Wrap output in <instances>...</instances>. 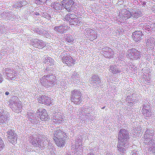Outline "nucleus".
I'll use <instances>...</instances> for the list:
<instances>
[{
	"instance_id": "obj_1",
	"label": "nucleus",
	"mask_w": 155,
	"mask_h": 155,
	"mask_svg": "<svg viewBox=\"0 0 155 155\" xmlns=\"http://www.w3.org/2000/svg\"><path fill=\"white\" fill-rule=\"evenodd\" d=\"M128 137V134L124 129H121L118 135V145L117 147L118 150L124 153L125 151V148H122V147H124L126 142H127V139Z\"/></svg>"
},
{
	"instance_id": "obj_2",
	"label": "nucleus",
	"mask_w": 155,
	"mask_h": 155,
	"mask_svg": "<svg viewBox=\"0 0 155 155\" xmlns=\"http://www.w3.org/2000/svg\"><path fill=\"white\" fill-rule=\"evenodd\" d=\"M67 137V135L64 132L58 130L55 131L53 139L56 144L61 147L64 145Z\"/></svg>"
},
{
	"instance_id": "obj_3",
	"label": "nucleus",
	"mask_w": 155,
	"mask_h": 155,
	"mask_svg": "<svg viewBox=\"0 0 155 155\" xmlns=\"http://www.w3.org/2000/svg\"><path fill=\"white\" fill-rule=\"evenodd\" d=\"M134 10L132 8L130 9L128 11L127 9H123L121 12V14L125 19H127L131 17H135L137 15H134L133 13H135Z\"/></svg>"
},
{
	"instance_id": "obj_4",
	"label": "nucleus",
	"mask_w": 155,
	"mask_h": 155,
	"mask_svg": "<svg viewBox=\"0 0 155 155\" xmlns=\"http://www.w3.org/2000/svg\"><path fill=\"white\" fill-rule=\"evenodd\" d=\"M62 60L63 62L67 65H72L74 64L75 61L74 58H72L70 55H65L64 54V55L62 58Z\"/></svg>"
},
{
	"instance_id": "obj_5",
	"label": "nucleus",
	"mask_w": 155,
	"mask_h": 155,
	"mask_svg": "<svg viewBox=\"0 0 155 155\" xmlns=\"http://www.w3.org/2000/svg\"><path fill=\"white\" fill-rule=\"evenodd\" d=\"M61 3L68 12H70L71 8L73 5L74 2L72 0H63L62 1Z\"/></svg>"
},
{
	"instance_id": "obj_6",
	"label": "nucleus",
	"mask_w": 155,
	"mask_h": 155,
	"mask_svg": "<svg viewBox=\"0 0 155 155\" xmlns=\"http://www.w3.org/2000/svg\"><path fill=\"white\" fill-rule=\"evenodd\" d=\"M143 35L141 31H136L133 33L134 40L136 42H139L142 39Z\"/></svg>"
},
{
	"instance_id": "obj_7",
	"label": "nucleus",
	"mask_w": 155,
	"mask_h": 155,
	"mask_svg": "<svg viewBox=\"0 0 155 155\" xmlns=\"http://www.w3.org/2000/svg\"><path fill=\"white\" fill-rule=\"evenodd\" d=\"M76 17L77 16L75 14H68L66 15L65 19L67 21H70L71 25H74L75 21H74L73 20L76 18Z\"/></svg>"
},
{
	"instance_id": "obj_8",
	"label": "nucleus",
	"mask_w": 155,
	"mask_h": 155,
	"mask_svg": "<svg viewBox=\"0 0 155 155\" xmlns=\"http://www.w3.org/2000/svg\"><path fill=\"white\" fill-rule=\"evenodd\" d=\"M7 134L9 135L8 138L10 139L9 140L12 143H14L15 141H16L17 140V137L15 134L12 132V130L7 132Z\"/></svg>"
},
{
	"instance_id": "obj_9",
	"label": "nucleus",
	"mask_w": 155,
	"mask_h": 155,
	"mask_svg": "<svg viewBox=\"0 0 155 155\" xmlns=\"http://www.w3.org/2000/svg\"><path fill=\"white\" fill-rule=\"evenodd\" d=\"M39 115L40 118L42 120H46L49 118L47 111L45 109H44L42 111Z\"/></svg>"
},
{
	"instance_id": "obj_10",
	"label": "nucleus",
	"mask_w": 155,
	"mask_h": 155,
	"mask_svg": "<svg viewBox=\"0 0 155 155\" xmlns=\"http://www.w3.org/2000/svg\"><path fill=\"white\" fill-rule=\"evenodd\" d=\"M128 51L129 53L131 54L132 55L138 57L140 55L139 52L138 51L135 49L132 48L129 50Z\"/></svg>"
},
{
	"instance_id": "obj_11",
	"label": "nucleus",
	"mask_w": 155,
	"mask_h": 155,
	"mask_svg": "<svg viewBox=\"0 0 155 155\" xmlns=\"http://www.w3.org/2000/svg\"><path fill=\"white\" fill-rule=\"evenodd\" d=\"M54 30L55 31L61 33H63L65 31L64 28L63 26H55L54 27Z\"/></svg>"
},
{
	"instance_id": "obj_12",
	"label": "nucleus",
	"mask_w": 155,
	"mask_h": 155,
	"mask_svg": "<svg viewBox=\"0 0 155 155\" xmlns=\"http://www.w3.org/2000/svg\"><path fill=\"white\" fill-rule=\"evenodd\" d=\"M48 97L45 96H42L38 98V102L40 103L44 104L45 103Z\"/></svg>"
},
{
	"instance_id": "obj_13",
	"label": "nucleus",
	"mask_w": 155,
	"mask_h": 155,
	"mask_svg": "<svg viewBox=\"0 0 155 155\" xmlns=\"http://www.w3.org/2000/svg\"><path fill=\"white\" fill-rule=\"evenodd\" d=\"M66 41L68 43L73 42L74 41L73 37L71 35L67 36L66 38Z\"/></svg>"
},
{
	"instance_id": "obj_14",
	"label": "nucleus",
	"mask_w": 155,
	"mask_h": 155,
	"mask_svg": "<svg viewBox=\"0 0 155 155\" xmlns=\"http://www.w3.org/2000/svg\"><path fill=\"white\" fill-rule=\"evenodd\" d=\"M51 104V100L49 97H48L45 103L44 104L48 106H50Z\"/></svg>"
},
{
	"instance_id": "obj_15",
	"label": "nucleus",
	"mask_w": 155,
	"mask_h": 155,
	"mask_svg": "<svg viewBox=\"0 0 155 155\" xmlns=\"http://www.w3.org/2000/svg\"><path fill=\"white\" fill-rule=\"evenodd\" d=\"M47 0H37L36 3L38 5H42L46 2Z\"/></svg>"
},
{
	"instance_id": "obj_16",
	"label": "nucleus",
	"mask_w": 155,
	"mask_h": 155,
	"mask_svg": "<svg viewBox=\"0 0 155 155\" xmlns=\"http://www.w3.org/2000/svg\"><path fill=\"white\" fill-rule=\"evenodd\" d=\"M61 7V4L59 3H57L55 4L54 8L56 10H58L60 9Z\"/></svg>"
},
{
	"instance_id": "obj_17",
	"label": "nucleus",
	"mask_w": 155,
	"mask_h": 155,
	"mask_svg": "<svg viewBox=\"0 0 155 155\" xmlns=\"http://www.w3.org/2000/svg\"><path fill=\"white\" fill-rule=\"evenodd\" d=\"M26 3H27V2H26L23 1H21L19 2V3H18V4L19 5L18 6V7L20 8L23 6L24 3L25 4Z\"/></svg>"
},
{
	"instance_id": "obj_18",
	"label": "nucleus",
	"mask_w": 155,
	"mask_h": 155,
	"mask_svg": "<svg viewBox=\"0 0 155 155\" xmlns=\"http://www.w3.org/2000/svg\"><path fill=\"white\" fill-rule=\"evenodd\" d=\"M78 91L76 90H74L71 92L72 95L74 97L76 96V95L77 94Z\"/></svg>"
},
{
	"instance_id": "obj_19",
	"label": "nucleus",
	"mask_w": 155,
	"mask_h": 155,
	"mask_svg": "<svg viewBox=\"0 0 155 155\" xmlns=\"http://www.w3.org/2000/svg\"><path fill=\"white\" fill-rule=\"evenodd\" d=\"M134 11L135 12V13H134L133 14L134 15H137V16L135 17H133V18H136V17H139V13L138 12L136 11L135 10H134Z\"/></svg>"
},
{
	"instance_id": "obj_20",
	"label": "nucleus",
	"mask_w": 155,
	"mask_h": 155,
	"mask_svg": "<svg viewBox=\"0 0 155 155\" xmlns=\"http://www.w3.org/2000/svg\"><path fill=\"white\" fill-rule=\"evenodd\" d=\"M92 78L93 79L96 78L97 79L99 80V77H98V76L97 75H93V77H92Z\"/></svg>"
},
{
	"instance_id": "obj_21",
	"label": "nucleus",
	"mask_w": 155,
	"mask_h": 155,
	"mask_svg": "<svg viewBox=\"0 0 155 155\" xmlns=\"http://www.w3.org/2000/svg\"><path fill=\"white\" fill-rule=\"evenodd\" d=\"M3 144V140L0 139V147Z\"/></svg>"
},
{
	"instance_id": "obj_22",
	"label": "nucleus",
	"mask_w": 155,
	"mask_h": 155,
	"mask_svg": "<svg viewBox=\"0 0 155 155\" xmlns=\"http://www.w3.org/2000/svg\"><path fill=\"white\" fill-rule=\"evenodd\" d=\"M2 75L0 74V84L2 82Z\"/></svg>"
},
{
	"instance_id": "obj_23",
	"label": "nucleus",
	"mask_w": 155,
	"mask_h": 155,
	"mask_svg": "<svg viewBox=\"0 0 155 155\" xmlns=\"http://www.w3.org/2000/svg\"><path fill=\"white\" fill-rule=\"evenodd\" d=\"M35 14L36 15H40L39 13H38V12H36V13H35Z\"/></svg>"
},
{
	"instance_id": "obj_24",
	"label": "nucleus",
	"mask_w": 155,
	"mask_h": 155,
	"mask_svg": "<svg viewBox=\"0 0 155 155\" xmlns=\"http://www.w3.org/2000/svg\"><path fill=\"white\" fill-rule=\"evenodd\" d=\"M5 94L6 95H8L9 94V93L8 92H6Z\"/></svg>"
},
{
	"instance_id": "obj_25",
	"label": "nucleus",
	"mask_w": 155,
	"mask_h": 155,
	"mask_svg": "<svg viewBox=\"0 0 155 155\" xmlns=\"http://www.w3.org/2000/svg\"><path fill=\"white\" fill-rule=\"evenodd\" d=\"M104 108H105V107H103L102 108V109H104Z\"/></svg>"
},
{
	"instance_id": "obj_26",
	"label": "nucleus",
	"mask_w": 155,
	"mask_h": 155,
	"mask_svg": "<svg viewBox=\"0 0 155 155\" xmlns=\"http://www.w3.org/2000/svg\"><path fill=\"white\" fill-rule=\"evenodd\" d=\"M93 81H96V80H93Z\"/></svg>"
},
{
	"instance_id": "obj_27",
	"label": "nucleus",
	"mask_w": 155,
	"mask_h": 155,
	"mask_svg": "<svg viewBox=\"0 0 155 155\" xmlns=\"http://www.w3.org/2000/svg\"><path fill=\"white\" fill-rule=\"evenodd\" d=\"M92 31H94H94L92 30Z\"/></svg>"
}]
</instances>
